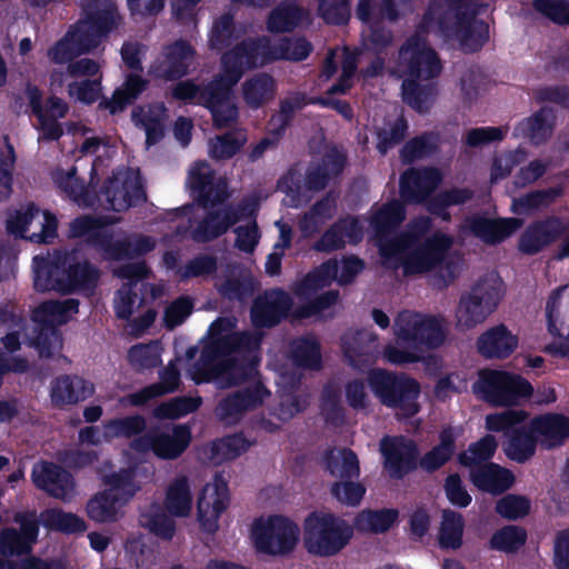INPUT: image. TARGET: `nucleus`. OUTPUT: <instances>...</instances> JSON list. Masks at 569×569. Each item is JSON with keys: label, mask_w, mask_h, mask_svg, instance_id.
Listing matches in <instances>:
<instances>
[{"label": "nucleus", "mask_w": 569, "mask_h": 569, "mask_svg": "<svg viewBox=\"0 0 569 569\" xmlns=\"http://www.w3.org/2000/svg\"><path fill=\"white\" fill-rule=\"evenodd\" d=\"M234 327V320L229 318L211 325L202 358L191 371L197 383L214 382L219 388L247 381L241 391L224 398L216 409L218 419L227 425L237 422L246 411L262 406L271 396L254 377L261 336L239 333Z\"/></svg>", "instance_id": "f257e3e1"}, {"label": "nucleus", "mask_w": 569, "mask_h": 569, "mask_svg": "<svg viewBox=\"0 0 569 569\" xmlns=\"http://www.w3.org/2000/svg\"><path fill=\"white\" fill-rule=\"evenodd\" d=\"M405 219V210L398 201H391L372 210L370 224L379 238L380 253L383 263L389 268L402 267L405 273H421L436 268L452 246V238L437 232L421 241L422 234L429 230L430 220H415L409 229L391 241L385 236Z\"/></svg>", "instance_id": "f03ea898"}, {"label": "nucleus", "mask_w": 569, "mask_h": 569, "mask_svg": "<svg viewBox=\"0 0 569 569\" xmlns=\"http://www.w3.org/2000/svg\"><path fill=\"white\" fill-rule=\"evenodd\" d=\"M436 51L419 36L410 38L400 49L393 72L402 79L403 100L418 112L428 110L431 93L428 81L441 72Z\"/></svg>", "instance_id": "7ed1b4c3"}, {"label": "nucleus", "mask_w": 569, "mask_h": 569, "mask_svg": "<svg viewBox=\"0 0 569 569\" xmlns=\"http://www.w3.org/2000/svg\"><path fill=\"white\" fill-rule=\"evenodd\" d=\"M240 49H231L222 57L220 73L204 88L199 104H204L211 112L217 128L232 124L238 118V108L233 100L232 88L250 66L243 64Z\"/></svg>", "instance_id": "20e7f679"}, {"label": "nucleus", "mask_w": 569, "mask_h": 569, "mask_svg": "<svg viewBox=\"0 0 569 569\" xmlns=\"http://www.w3.org/2000/svg\"><path fill=\"white\" fill-rule=\"evenodd\" d=\"M367 382L379 403L391 409L398 419L411 418L420 411L421 386L409 375L376 368L368 372Z\"/></svg>", "instance_id": "39448f33"}, {"label": "nucleus", "mask_w": 569, "mask_h": 569, "mask_svg": "<svg viewBox=\"0 0 569 569\" xmlns=\"http://www.w3.org/2000/svg\"><path fill=\"white\" fill-rule=\"evenodd\" d=\"M33 271L34 288L40 292H70L89 287L98 278L87 262L72 264L68 257L60 254L36 256Z\"/></svg>", "instance_id": "423d86ee"}, {"label": "nucleus", "mask_w": 569, "mask_h": 569, "mask_svg": "<svg viewBox=\"0 0 569 569\" xmlns=\"http://www.w3.org/2000/svg\"><path fill=\"white\" fill-rule=\"evenodd\" d=\"M433 18H439V30L456 37L466 51H476L488 40V26L475 19L471 0H442L429 12L428 20Z\"/></svg>", "instance_id": "0eeeda50"}, {"label": "nucleus", "mask_w": 569, "mask_h": 569, "mask_svg": "<svg viewBox=\"0 0 569 569\" xmlns=\"http://www.w3.org/2000/svg\"><path fill=\"white\" fill-rule=\"evenodd\" d=\"M104 490L96 493L87 503V516L98 523H111L124 515L123 507L139 490L132 469L101 471Z\"/></svg>", "instance_id": "6e6552de"}, {"label": "nucleus", "mask_w": 569, "mask_h": 569, "mask_svg": "<svg viewBox=\"0 0 569 569\" xmlns=\"http://www.w3.org/2000/svg\"><path fill=\"white\" fill-rule=\"evenodd\" d=\"M352 536V527L331 512L313 511L303 520L302 543L307 552L316 557L339 553Z\"/></svg>", "instance_id": "1a4fd4ad"}, {"label": "nucleus", "mask_w": 569, "mask_h": 569, "mask_svg": "<svg viewBox=\"0 0 569 569\" xmlns=\"http://www.w3.org/2000/svg\"><path fill=\"white\" fill-rule=\"evenodd\" d=\"M21 533L14 529H6L0 535V568L1 569H64L59 561H43L38 558L26 559L21 562L9 560V557L29 552L38 536V525L33 516H18Z\"/></svg>", "instance_id": "9d476101"}, {"label": "nucleus", "mask_w": 569, "mask_h": 569, "mask_svg": "<svg viewBox=\"0 0 569 569\" xmlns=\"http://www.w3.org/2000/svg\"><path fill=\"white\" fill-rule=\"evenodd\" d=\"M251 539L259 552L283 557L296 549L300 539V528L283 516L261 517L251 526Z\"/></svg>", "instance_id": "9b49d317"}, {"label": "nucleus", "mask_w": 569, "mask_h": 569, "mask_svg": "<svg viewBox=\"0 0 569 569\" xmlns=\"http://www.w3.org/2000/svg\"><path fill=\"white\" fill-rule=\"evenodd\" d=\"M393 335L399 342L415 343L425 353L445 342L447 327L442 318L405 310L395 319Z\"/></svg>", "instance_id": "f8f14e48"}, {"label": "nucleus", "mask_w": 569, "mask_h": 569, "mask_svg": "<svg viewBox=\"0 0 569 569\" xmlns=\"http://www.w3.org/2000/svg\"><path fill=\"white\" fill-rule=\"evenodd\" d=\"M482 400L497 407L516 405L532 392L530 383L520 376L497 370H482L472 387Z\"/></svg>", "instance_id": "ddd939ff"}, {"label": "nucleus", "mask_w": 569, "mask_h": 569, "mask_svg": "<svg viewBox=\"0 0 569 569\" xmlns=\"http://www.w3.org/2000/svg\"><path fill=\"white\" fill-rule=\"evenodd\" d=\"M363 268V261L355 256L345 257L341 260L330 259L297 283L293 287V293L301 301L309 299L318 290L330 286L332 281L339 284L352 282Z\"/></svg>", "instance_id": "4468645a"}, {"label": "nucleus", "mask_w": 569, "mask_h": 569, "mask_svg": "<svg viewBox=\"0 0 569 569\" xmlns=\"http://www.w3.org/2000/svg\"><path fill=\"white\" fill-rule=\"evenodd\" d=\"M500 298L498 279L491 278L477 283L460 299L456 311L457 327L469 330L483 322L495 311Z\"/></svg>", "instance_id": "2eb2a0df"}, {"label": "nucleus", "mask_w": 569, "mask_h": 569, "mask_svg": "<svg viewBox=\"0 0 569 569\" xmlns=\"http://www.w3.org/2000/svg\"><path fill=\"white\" fill-rule=\"evenodd\" d=\"M107 31L98 22L81 21L48 50V58L52 63L63 64L97 48Z\"/></svg>", "instance_id": "dca6fc26"}, {"label": "nucleus", "mask_w": 569, "mask_h": 569, "mask_svg": "<svg viewBox=\"0 0 569 569\" xmlns=\"http://www.w3.org/2000/svg\"><path fill=\"white\" fill-rule=\"evenodd\" d=\"M191 441L190 429L184 425H172L153 429L149 433L136 439L131 448L138 452H152L161 459L179 457Z\"/></svg>", "instance_id": "f3484780"}, {"label": "nucleus", "mask_w": 569, "mask_h": 569, "mask_svg": "<svg viewBox=\"0 0 569 569\" xmlns=\"http://www.w3.org/2000/svg\"><path fill=\"white\" fill-rule=\"evenodd\" d=\"M242 51L243 64L251 68L263 66L276 59L302 60L310 53L311 47L303 39H286L278 47H270L267 40L246 41L236 46Z\"/></svg>", "instance_id": "a211bd4d"}, {"label": "nucleus", "mask_w": 569, "mask_h": 569, "mask_svg": "<svg viewBox=\"0 0 569 569\" xmlns=\"http://www.w3.org/2000/svg\"><path fill=\"white\" fill-rule=\"evenodd\" d=\"M229 502L228 486L221 478H214L201 489L197 501V519L204 532L213 533L219 529V520Z\"/></svg>", "instance_id": "6ab92c4d"}, {"label": "nucleus", "mask_w": 569, "mask_h": 569, "mask_svg": "<svg viewBox=\"0 0 569 569\" xmlns=\"http://www.w3.org/2000/svg\"><path fill=\"white\" fill-rule=\"evenodd\" d=\"M104 194L110 208L118 212L146 199L141 179L137 172L131 170L118 172L109 179Z\"/></svg>", "instance_id": "aec40b11"}, {"label": "nucleus", "mask_w": 569, "mask_h": 569, "mask_svg": "<svg viewBox=\"0 0 569 569\" xmlns=\"http://www.w3.org/2000/svg\"><path fill=\"white\" fill-rule=\"evenodd\" d=\"M385 466L389 475L400 478L415 467L417 448L412 440L405 437H386L380 443Z\"/></svg>", "instance_id": "412c9836"}, {"label": "nucleus", "mask_w": 569, "mask_h": 569, "mask_svg": "<svg viewBox=\"0 0 569 569\" xmlns=\"http://www.w3.org/2000/svg\"><path fill=\"white\" fill-rule=\"evenodd\" d=\"M149 270L144 263L127 264L118 270V274L129 281L124 283L114 298V310L118 318L129 320L142 306V299L139 298L134 289L137 282L133 278L147 277Z\"/></svg>", "instance_id": "4be33fe9"}, {"label": "nucleus", "mask_w": 569, "mask_h": 569, "mask_svg": "<svg viewBox=\"0 0 569 569\" xmlns=\"http://www.w3.org/2000/svg\"><path fill=\"white\" fill-rule=\"evenodd\" d=\"M194 50L186 41H176L164 48L161 59L152 67L150 72L163 79H173L184 76L193 61Z\"/></svg>", "instance_id": "5701e85b"}, {"label": "nucleus", "mask_w": 569, "mask_h": 569, "mask_svg": "<svg viewBox=\"0 0 569 569\" xmlns=\"http://www.w3.org/2000/svg\"><path fill=\"white\" fill-rule=\"evenodd\" d=\"M93 393V383L79 376H60L50 386L51 403L58 408L77 405Z\"/></svg>", "instance_id": "b1692460"}, {"label": "nucleus", "mask_w": 569, "mask_h": 569, "mask_svg": "<svg viewBox=\"0 0 569 569\" xmlns=\"http://www.w3.org/2000/svg\"><path fill=\"white\" fill-rule=\"evenodd\" d=\"M291 307V299L282 290H270L259 297L252 307L254 327H271L283 318Z\"/></svg>", "instance_id": "393cba45"}, {"label": "nucleus", "mask_w": 569, "mask_h": 569, "mask_svg": "<svg viewBox=\"0 0 569 569\" xmlns=\"http://www.w3.org/2000/svg\"><path fill=\"white\" fill-rule=\"evenodd\" d=\"M32 480L38 488L54 498L68 500L71 497L73 482L70 475L53 463H37L32 469Z\"/></svg>", "instance_id": "a878e982"}, {"label": "nucleus", "mask_w": 569, "mask_h": 569, "mask_svg": "<svg viewBox=\"0 0 569 569\" xmlns=\"http://www.w3.org/2000/svg\"><path fill=\"white\" fill-rule=\"evenodd\" d=\"M566 228V221L558 217H549L529 226L519 241V249L535 254L553 242Z\"/></svg>", "instance_id": "bb28decb"}, {"label": "nucleus", "mask_w": 569, "mask_h": 569, "mask_svg": "<svg viewBox=\"0 0 569 569\" xmlns=\"http://www.w3.org/2000/svg\"><path fill=\"white\" fill-rule=\"evenodd\" d=\"M188 184L204 204H213L228 198L226 181L223 179L213 181L211 170L206 162H197L190 169Z\"/></svg>", "instance_id": "cd10ccee"}, {"label": "nucleus", "mask_w": 569, "mask_h": 569, "mask_svg": "<svg viewBox=\"0 0 569 569\" xmlns=\"http://www.w3.org/2000/svg\"><path fill=\"white\" fill-rule=\"evenodd\" d=\"M442 181L438 169H410L403 173L400 181V191L408 201H423Z\"/></svg>", "instance_id": "c85d7f7f"}, {"label": "nucleus", "mask_w": 569, "mask_h": 569, "mask_svg": "<svg viewBox=\"0 0 569 569\" xmlns=\"http://www.w3.org/2000/svg\"><path fill=\"white\" fill-rule=\"evenodd\" d=\"M242 218L243 210H238V207L218 209L194 227L192 238L198 242L211 241L226 233L231 226L241 222Z\"/></svg>", "instance_id": "c756f323"}, {"label": "nucleus", "mask_w": 569, "mask_h": 569, "mask_svg": "<svg viewBox=\"0 0 569 569\" xmlns=\"http://www.w3.org/2000/svg\"><path fill=\"white\" fill-rule=\"evenodd\" d=\"M531 429L543 448L559 447L569 438V417L558 413L539 416L531 420Z\"/></svg>", "instance_id": "7c9ffc66"}, {"label": "nucleus", "mask_w": 569, "mask_h": 569, "mask_svg": "<svg viewBox=\"0 0 569 569\" xmlns=\"http://www.w3.org/2000/svg\"><path fill=\"white\" fill-rule=\"evenodd\" d=\"M469 478L475 487L491 495L508 490L515 482L513 475L496 463L471 467Z\"/></svg>", "instance_id": "2f4dec72"}, {"label": "nucleus", "mask_w": 569, "mask_h": 569, "mask_svg": "<svg viewBox=\"0 0 569 569\" xmlns=\"http://www.w3.org/2000/svg\"><path fill=\"white\" fill-rule=\"evenodd\" d=\"M521 226L518 219L491 220L483 217H473L462 226L463 231H469L485 242L495 243L512 234Z\"/></svg>", "instance_id": "473e14b6"}, {"label": "nucleus", "mask_w": 569, "mask_h": 569, "mask_svg": "<svg viewBox=\"0 0 569 569\" xmlns=\"http://www.w3.org/2000/svg\"><path fill=\"white\" fill-rule=\"evenodd\" d=\"M518 339L505 326H497L483 332L478 341V351L486 358L502 359L512 353Z\"/></svg>", "instance_id": "72a5a7b5"}, {"label": "nucleus", "mask_w": 569, "mask_h": 569, "mask_svg": "<svg viewBox=\"0 0 569 569\" xmlns=\"http://www.w3.org/2000/svg\"><path fill=\"white\" fill-rule=\"evenodd\" d=\"M363 230L358 220L346 218L332 226L316 243L319 251H333L347 243H357L362 239Z\"/></svg>", "instance_id": "f704fd0d"}, {"label": "nucleus", "mask_w": 569, "mask_h": 569, "mask_svg": "<svg viewBox=\"0 0 569 569\" xmlns=\"http://www.w3.org/2000/svg\"><path fill=\"white\" fill-rule=\"evenodd\" d=\"M377 339L375 333L367 330L347 333L342 339V349L349 363L355 368L369 363Z\"/></svg>", "instance_id": "c9c22d12"}, {"label": "nucleus", "mask_w": 569, "mask_h": 569, "mask_svg": "<svg viewBox=\"0 0 569 569\" xmlns=\"http://www.w3.org/2000/svg\"><path fill=\"white\" fill-rule=\"evenodd\" d=\"M134 124L144 130L147 146L157 143L164 133L167 109L163 103L141 107L132 111Z\"/></svg>", "instance_id": "e433bc0d"}, {"label": "nucleus", "mask_w": 569, "mask_h": 569, "mask_svg": "<svg viewBox=\"0 0 569 569\" xmlns=\"http://www.w3.org/2000/svg\"><path fill=\"white\" fill-rule=\"evenodd\" d=\"M179 385V371L176 366L170 362L161 372L160 381L143 388L142 390L131 393L120 401L123 405L141 406L152 398L174 391Z\"/></svg>", "instance_id": "4c0bfd02"}, {"label": "nucleus", "mask_w": 569, "mask_h": 569, "mask_svg": "<svg viewBox=\"0 0 569 569\" xmlns=\"http://www.w3.org/2000/svg\"><path fill=\"white\" fill-rule=\"evenodd\" d=\"M192 492L184 476L176 477L166 489L164 508L173 517H187L192 509Z\"/></svg>", "instance_id": "58836bf2"}, {"label": "nucleus", "mask_w": 569, "mask_h": 569, "mask_svg": "<svg viewBox=\"0 0 569 569\" xmlns=\"http://www.w3.org/2000/svg\"><path fill=\"white\" fill-rule=\"evenodd\" d=\"M397 509L362 510L355 519V528L365 533H383L398 521Z\"/></svg>", "instance_id": "ea45409f"}, {"label": "nucleus", "mask_w": 569, "mask_h": 569, "mask_svg": "<svg viewBox=\"0 0 569 569\" xmlns=\"http://www.w3.org/2000/svg\"><path fill=\"white\" fill-rule=\"evenodd\" d=\"M78 312V301L67 299L63 301H47L33 312L37 322L53 327L68 322Z\"/></svg>", "instance_id": "a19ab883"}, {"label": "nucleus", "mask_w": 569, "mask_h": 569, "mask_svg": "<svg viewBox=\"0 0 569 569\" xmlns=\"http://www.w3.org/2000/svg\"><path fill=\"white\" fill-rule=\"evenodd\" d=\"M326 469L337 480L358 478L360 473L356 453L346 448L332 449L327 453Z\"/></svg>", "instance_id": "79ce46f5"}, {"label": "nucleus", "mask_w": 569, "mask_h": 569, "mask_svg": "<svg viewBox=\"0 0 569 569\" xmlns=\"http://www.w3.org/2000/svg\"><path fill=\"white\" fill-rule=\"evenodd\" d=\"M553 123V113L550 110L541 109L532 117L521 121L516 131L517 134L527 137L532 143L539 144L551 136Z\"/></svg>", "instance_id": "37998d69"}, {"label": "nucleus", "mask_w": 569, "mask_h": 569, "mask_svg": "<svg viewBox=\"0 0 569 569\" xmlns=\"http://www.w3.org/2000/svg\"><path fill=\"white\" fill-rule=\"evenodd\" d=\"M241 91L244 102L257 109L273 98L276 84L270 76L261 73L246 80Z\"/></svg>", "instance_id": "c03bdc74"}, {"label": "nucleus", "mask_w": 569, "mask_h": 569, "mask_svg": "<svg viewBox=\"0 0 569 569\" xmlns=\"http://www.w3.org/2000/svg\"><path fill=\"white\" fill-rule=\"evenodd\" d=\"M238 210H243V218L241 222L236 223L234 247L242 252L252 253L261 238L257 221L252 216L253 208L246 204L239 206Z\"/></svg>", "instance_id": "a18cd8bd"}, {"label": "nucleus", "mask_w": 569, "mask_h": 569, "mask_svg": "<svg viewBox=\"0 0 569 569\" xmlns=\"http://www.w3.org/2000/svg\"><path fill=\"white\" fill-rule=\"evenodd\" d=\"M537 443L539 442L530 423L528 429H516L513 431L505 447V452L510 459L525 462L533 456Z\"/></svg>", "instance_id": "49530a36"}, {"label": "nucleus", "mask_w": 569, "mask_h": 569, "mask_svg": "<svg viewBox=\"0 0 569 569\" xmlns=\"http://www.w3.org/2000/svg\"><path fill=\"white\" fill-rule=\"evenodd\" d=\"M456 437L457 433L452 428L443 429L439 436V445L421 458V468L432 471L446 463L455 451Z\"/></svg>", "instance_id": "de8ad7c7"}, {"label": "nucleus", "mask_w": 569, "mask_h": 569, "mask_svg": "<svg viewBox=\"0 0 569 569\" xmlns=\"http://www.w3.org/2000/svg\"><path fill=\"white\" fill-rule=\"evenodd\" d=\"M30 228L22 238L34 242H50L57 234V219L49 211H41L38 207L33 217L29 218Z\"/></svg>", "instance_id": "09e8293b"}, {"label": "nucleus", "mask_w": 569, "mask_h": 569, "mask_svg": "<svg viewBox=\"0 0 569 569\" xmlns=\"http://www.w3.org/2000/svg\"><path fill=\"white\" fill-rule=\"evenodd\" d=\"M251 445L252 442L242 435H233L219 439L211 446V460L216 465L233 460L244 453Z\"/></svg>", "instance_id": "8fccbe9b"}, {"label": "nucleus", "mask_w": 569, "mask_h": 569, "mask_svg": "<svg viewBox=\"0 0 569 569\" xmlns=\"http://www.w3.org/2000/svg\"><path fill=\"white\" fill-rule=\"evenodd\" d=\"M303 16V10L295 1H286L271 12L268 27L276 32L290 31L299 24Z\"/></svg>", "instance_id": "3c124183"}, {"label": "nucleus", "mask_w": 569, "mask_h": 569, "mask_svg": "<svg viewBox=\"0 0 569 569\" xmlns=\"http://www.w3.org/2000/svg\"><path fill=\"white\" fill-rule=\"evenodd\" d=\"M463 519L460 513L445 510L439 532V543L445 549H457L462 543Z\"/></svg>", "instance_id": "603ef678"}, {"label": "nucleus", "mask_w": 569, "mask_h": 569, "mask_svg": "<svg viewBox=\"0 0 569 569\" xmlns=\"http://www.w3.org/2000/svg\"><path fill=\"white\" fill-rule=\"evenodd\" d=\"M561 192L562 190L560 188H550L530 192L515 199L512 201V209L518 214H525L532 210L546 208L560 197Z\"/></svg>", "instance_id": "864d4df0"}, {"label": "nucleus", "mask_w": 569, "mask_h": 569, "mask_svg": "<svg viewBox=\"0 0 569 569\" xmlns=\"http://www.w3.org/2000/svg\"><path fill=\"white\" fill-rule=\"evenodd\" d=\"M146 428V420L141 416H131L126 418L112 419L103 425V438L111 440L114 438H130L142 432Z\"/></svg>", "instance_id": "5fc2aeb1"}, {"label": "nucleus", "mask_w": 569, "mask_h": 569, "mask_svg": "<svg viewBox=\"0 0 569 569\" xmlns=\"http://www.w3.org/2000/svg\"><path fill=\"white\" fill-rule=\"evenodd\" d=\"M162 348L159 342L139 343L128 352L130 365L137 370L150 369L161 362Z\"/></svg>", "instance_id": "6e6d98bb"}, {"label": "nucleus", "mask_w": 569, "mask_h": 569, "mask_svg": "<svg viewBox=\"0 0 569 569\" xmlns=\"http://www.w3.org/2000/svg\"><path fill=\"white\" fill-rule=\"evenodd\" d=\"M291 353L298 366L317 369L320 366L321 355L319 345L313 338H300L291 343Z\"/></svg>", "instance_id": "4d7b16f0"}, {"label": "nucleus", "mask_w": 569, "mask_h": 569, "mask_svg": "<svg viewBox=\"0 0 569 569\" xmlns=\"http://www.w3.org/2000/svg\"><path fill=\"white\" fill-rule=\"evenodd\" d=\"M147 82L139 76H129L121 88L112 96L108 107L111 113L122 111L124 107L131 103L139 93L146 89Z\"/></svg>", "instance_id": "13d9d810"}, {"label": "nucleus", "mask_w": 569, "mask_h": 569, "mask_svg": "<svg viewBox=\"0 0 569 569\" xmlns=\"http://www.w3.org/2000/svg\"><path fill=\"white\" fill-rule=\"evenodd\" d=\"M42 520L46 526L67 533L83 532L87 529L82 518L59 509L43 512Z\"/></svg>", "instance_id": "bf43d9fd"}, {"label": "nucleus", "mask_w": 569, "mask_h": 569, "mask_svg": "<svg viewBox=\"0 0 569 569\" xmlns=\"http://www.w3.org/2000/svg\"><path fill=\"white\" fill-rule=\"evenodd\" d=\"M527 535L523 529L507 526L496 531L490 539V547L502 552H515L526 542Z\"/></svg>", "instance_id": "052dcab7"}, {"label": "nucleus", "mask_w": 569, "mask_h": 569, "mask_svg": "<svg viewBox=\"0 0 569 569\" xmlns=\"http://www.w3.org/2000/svg\"><path fill=\"white\" fill-rule=\"evenodd\" d=\"M408 346L399 343H389L382 351L383 358L391 365L402 366L422 361L423 350L411 342H406Z\"/></svg>", "instance_id": "680f3d73"}, {"label": "nucleus", "mask_w": 569, "mask_h": 569, "mask_svg": "<svg viewBox=\"0 0 569 569\" xmlns=\"http://www.w3.org/2000/svg\"><path fill=\"white\" fill-rule=\"evenodd\" d=\"M246 137L242 132L218 136L209 142V153L212 158L222 160L231 158L244 144Z\"/></svg>", "instance_id": "e2e57ef3"}, {"label": "nucleus", "mask_w": 569, "mask_h": 569, "mask_svg": "<svg viewBox=\"0 0 569 569\" xmlns=\"http://www.w3.org/2000/svg\"><path fill=\"white\" fill-rule=\"evenodd\" d=\"M76 169L71 168L64 172L58 170L54 172L53 179L56 183L64 190L70 198L81 206H91L92 200L89 198L84 186L74 177Z\"/></svg>", "instance_id": "0e129e2a"}, {"label": "nucleus", "mask_w": 569, "mask_h": 569, "mask_svg": "<svg viewBox=\"0 0 569 569\" xmlns=\"http://www.w3.org/2000/svg\"><path fill=\"white\" fill-rule=\"evenodd\" d=\"M200 405V397L174 398L156 408L154 416L162 419H177L196 411Z\"/></svg>", "instance_id": "69168bd1"}, {"label": "nucleus", "mask_w": 569, "mask_h": 569, "mask_svg": "<svg viewBox=\"0 0 569 569\" xmlns=\"http://www.w3.org/2000/svg\"><path fill=\"white\" fill-rule=\"evenodd\" d=\"M497 446L496 438L488 435L478 442L471 445L468 451L460 455L459 460L463 466L469 468L480 466L481 462L493 456Z\"/></svg>", "instance_id": "338daca9"}, {"label": "nucleus", "mask_w": 569, "mask_h": 569, "mask_svg": "<svg viewBox=\"0 0 569 569\" xmlns=\"http://www.w3.org/2000/svg\"><path fill=\"white\" fill-rule=\"evenodd\" d=\"M331 493L340 503L355 507L361 502L366 488L358 481L343 479L332 483Z\"/></svg>", "instance_id": "774afa93"}]
</instances>
